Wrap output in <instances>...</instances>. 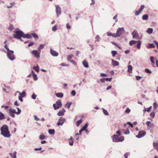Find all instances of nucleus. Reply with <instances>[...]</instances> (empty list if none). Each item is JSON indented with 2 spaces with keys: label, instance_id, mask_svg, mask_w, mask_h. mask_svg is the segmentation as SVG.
<instances>
[{
  "label": "nucleus",
  "instance_id": "1",
  "mask_svg": "<svg viewBox=\"0 0 158 158\" xmlns=\"http://www.w3.org/2000/svg\"><path fill=\"white\" fill-rule=\"evenodd\" d=\"M14 33L15 34L13 35L14 37L19 39L21 41H22L21 37L23 38H30V36L28 34H24L22 31H20L18 28L16 29Z\"/></svg>",
  "mask_w": 158,
  "mask_h": 158
},
{
  "label": "nucleus",
  "instance_id": "2",
  "mask_svg": "<svg viewBox=\"0 0 158 158\" xmlns=\"http://www.w3.org/2000/svg\"><path fill=\"white\" fill-rule=\"evenodd\" d=\"M1 134L4 137L8 138L10 136L8 127L7 125H3L1 128Z\"/></svg>",
  "mask_w": 158,
  "mask_h": 158
},
{
  "label": "nucleus",
  "instance_id": "3",
  "mask_svg": "<svg viewBox=\"0 0 158 158\" xmlns=\"http://www.w3.org/2000/svg\"><path fill=\"white\" fill-rule=\"evenodd\" d=\"M62 104L60 100H58L55 103L53 104V106L55 110H56L62 106Z\"/></svg>",
  "mask_w": 158,
  "mask_h": 158
},
{
  "label": "nucleus",
  "instance_id": "4",
  "mask_svg": "<svg viewBox=\"0 0 158 158\" xmlns=\"http://www.w3.org/2000/svg\"><path fill=\"white\" fill-rule=\"evenodd\" d=\"M124 29L123 27L118 28L115 33L116 37L120 36L124 32Z\"/></svg>",
  "mask_w": 158,
  "mask_h": 158
},
{
  "label": "nucleus",
  "instance_id": "5",
  "mask_svg": "<svg viewBox=\"0 0 158 158\" xmlns=\"http://www.w3.org/2000/svg\"><path fill=\"white\" fill-rule=\"evenodd\" d=\"M7 56L8 58L11 60H13L15 58V56L14 55V51L12 50H10L7 52Z\"/></svg>",
  "mask_w": 158,
  "mask_h": 158
},
{
  "label": "nucleus",
  "instance_id": "6",
  "mask_svg": "<svg viewBox=\"0 0 158 158\" xmlns=\"http://www.w3.org/2000/svg\"><path fill=\"white\" fill-rule=\"evenodd\" d=\"M146 135V132L144 131H140L139 132L138 135L136 137L138 138H141L144 136Z\"/></svg>",
  "mask_w": 158,
  "mask_h": 158
},
{
  "label": "nucleus",
  "instance_id": "7",
  "mask_svg": "<svg viewBox=\"0 0 158 158\" xmlns=\"http://www.w3.org/2000/svg\"><path fill=\"white\" fill-rule=\"evenodd\" d=\"M55 6L56 7V11L57 14V16L58 17L59 15H60L61 13V8L58 5H55Z\"/></svg>",
  "mask_w": 158,
  "mask_h": 158
},
{
  "label": "nucleus",
  "instance_id": "8",
  "mask_svg": "<svg viewBox=\"0 0 158 158\" xmlns=\"http://www.w3.org/2000/svg\"><path fill=\"white\" fill-rule=\"evenodd\" d=\"M65 121V119L64 118H62L60 117L58 120V122L57 123V125L58 126H62L64 122Z\"/></svg>",
  "mask_w": 158,
  "mask_h": 158
},
{
  "label": "nucleus",
  "instance_id": "9",
  "mask_svg": "<svg viewBox=\"0 0 158 158\" xmlns=\"http://www.w3.org/2000/svg\"><path fill=\"white\" fill-rule=\"evenodd\" d=\"M50 53L53 56L56 57L58 55V53L55 51L53 50L52 48H51L50 49Z\"/></svg>",
  "mask_w": 158,
  "mask_h": 158
},
{
  "label": "nucleus",
  "instance_id": "10",
  "mask_svg": "<svg viewBox=\"0 0 158 158\" xmlns=\"http://www.w3.org/2000/svg\"><path fill=\"white\" fill-rule=\"evenodd\" d=\"M32 54L36 57L39 58L40 57V53L38 52L37 50H33L32 52Z\"/></svg>",
  "mask_w": 158,
  "mask_h": 158
},
{
  "label": "nucleus",
  "instance_id": "11",
  "mask_svg": "<svg viewBox=\"0 0 158 158\" xmlns=\"http://www.w3.org/2000/svg\"><path fill=\"white\" fill-rule=\"evenodd\" d=\"M112 140L113 142H118V136L116 135H114L112 137Z\"/></svg>",
  "mask_w": 158,
  "mask_h": 158
},
{
  "label": "nucleus",
  "instance_id": "12",
  "mask_svg": "<svg viewBox=\"0 0 158 158\" xmlns=\"http://www.w3.org/2000/svg\"><path fill=\"white\" fill-rule=\"evenodd\" d=\"M33 78L34 81H36L38 80L37 75L35 74L33 71H31Z\"/></svg>",
  "mask_w": 158,
  "mask_h": 158
},
{
  "label": "nucleus",
  "instance_id": "13",
  "mask_svg": "<svg viewBox=\"0 0 158 158\" xmlns=\"http://www.w3.org/2000/svg\"><path fill=\"white\" fill-rule=\"evenodd\" d=\"M30 36V38H27L28 39H31V37L33 36L34 38L36 39L38 38V36L36 34L31 33L30 34H28Z\"/></svg>",
  "mask_w": 158,
  "mask_h": 158
},
{
  "label": "nucleus",
  "instance_id": "14",
  "mask_svg": "<svg viewBox=\"0 0 158 158\" xmlns=\"http://www.w3.org/2000/svg\"><path fill=\"white\" fill-rule=\"evenodd\" d=\"M112 64L114 66H118L119 64V63L116 61L114 60H112Z\"/></svg>",
  "mask_w": 158,
  "mask_h": 158
},
{
  "label": "nucleus",
  "instance_id": "15",
  "mask_svg": "<svg viewBox=\"0 0 158 158\" xmlns=\"http://www.w3.org/2000/svg\"><path fill=\"white\" fill-rule=\"evenodd\" d=\"M153 145L154 148L158 151V143L154 142L153 143Z\"/></svg>",
  "mask_w": 158,
  "mask_h": 158
},
{
  "label": "nucleus",
  "instance_id": "16",
  "mask_svg": "<svg viewBox=\"0 0 158 158\" xmlns=\"http://www.w3.org/2000/svg\"><path fill=\"white\" fill-rule=\"evenodd\" d=\"M16 93L19 94L20 95L19 96H21L22 97H24L26 96V93L24 91H23L21 93H20L19 91H17Z\"/></svg>",
  "mask_w": 158,
  "mask_h": 158
},
{
  "label": "nucleus",
  "instance_id": "17",
  "mask_svg": "<svg viewBox=\"0 0 158 158\" xmlns=\"http://www.w3.org/2000/svg\"><path fill=\"white\" fill-rule=\"evenodd\" d=\"M63 111H60L58 113L57 115L59 116H62L64 115V113L65 112V110L63 109H62Z\"/></svg>",
  "mask_w": 158,
  "mask_h": 158
},
{
  "label": "nucleus",
  "instance_id": "18",
  "mask_svg": "<svg viewBox=\"0 0 158 158\" xmlns=\"http://www.w3.org/2000/svg\"><path fill=\"white\" fill-rule=\"evenodd\" d=\"M16 152L15 151L13 153H10L9 155L12 158H16Z\"/></svg>",
  "mask_w": 158,
  "mask_h": 158
},
{
  "label": "nucleus",
  "instance_id": "19",
  "mask_svg": "<svg viewBox=\"0 0 158 158\" xmlns=\"http://www.w3.org/2000/svg\"><path fill=\"white\" fill-rule=\"evenodd\" d=\"M56 97L58 98H61L63 96V94L62 93H58L55 94Z\"/></svg>",
  "mask_w": 158,
  "mask_h": 158
},
{
  "label": "nucleus",
  "instance_id": "20",
  "mask_svg": "<svg viewBox=\"0 0 158 158\" xmlns=\"http://www.w3.org/2000/svg\"><path fill=\"white\" fill-rule=\"evenodd\" d=\"M107 35L108 36H112L113 37L116 38L115 36V33H111L108 32L107 34Z\"/></svg>",
  "mask_w": 158,
  "mask_h": 158
},
{
  "label": "nucleus",
  "instance_id": "21",
  "mask_svg": "<svg viewBox=\"0 0 158 158\" xmlns=\"http://www.w3.org/2000/svg\"><path fill=\"white\" fill-rule=\"evenodd\" d=\"M82 64L83 65L85 68H87L89 67V65L88 63L85 60H84L82 62Z\"/></svg>",
  "mask_w": 158,
  "mask_h": 158
},
{
  "label": "nucleus",
  "instance_id": "22",
  "mask_svg": "<svg viewBox=\"0 0 158 158\" xmlns=\"http://www.w3.org/2000/svg\"><path fill=\"white\" fill-rule=\"evenodd\" d=\"M153 31V29L151 28H148V29L147 30H146V32L149 34H152Z\"/></svg>",
  "mask_w": 158,
  "mask_h": 158
},
{
  "label": "nucleus",
  "instance_id": "23",
  "mask_svg": "<svg viewBox=\"0 0 158 158\" xmlns=\"http://www.w3.org/2000/svg\"><path fill=\"white\" fill-rule=\"evenodd\" d=\"M132 35H133V38H135L138 36V35L137 32L135 31H133V32L132 33Z\"/></svg>",
  "mask_w": 158,
  "mask_h": 158
},
{
  "label": "nucleus",
  "instance_id": "24",
  "mask_svg": "<svg viewBox=\"0 0 158 158\" xmlns=\"http://www.w3.org/2000/svg\"><path fill=\"white\" fill-rule=\"evenodd\" d=\"M48 132L50 135H54L55 133V130L54 129H49Z\"/></svg>",
  "mask_w": 158,
  "mask_h": 158
},
{
  "label": "nucleus",
  "instance_id": "25",
  "mask_svg": "<svg viewBox=\"0 0 158 158\" xmlns=\"http://www.w3.org/2000/svg\"><path fill=\"white\" fill-rule=\"evenodd\" d=\"M33 69L36 72H39V67L38 65L36 66H34Z\"/></svg>",
  "mask_w": 158,
  "mask_h": 158
},
{
  "label": "nucleus",
  "instance_id": "26",
  "mask_svg": "<svg viewBox=\"0 0 158 158\" xmlns=\"http://www.w3.org/2000/svg\"><path fill=\"white\" fill-rule=\"evenodd\" d=\"M124 139V137L123 136H120L118 137V142H122Z\"/></svg>",
  "mask_w": 158,
  "mask_h": 158
},
{
  "label": "nucleus",
  "instance_id": "27",
  "mask_svg": "<svg viewBox=\"0 0 158 158\" xmlns=\"http://www.w3.org/2000/svg\"><path fill=\"white\" fill-rule=\"evenodd\" d=\"M72 104V103L71 102H68L65 105V106L67 107L68 109H69Z\"/></svg>",
  "mask_w": 158,
  "mask_h": 158
},
{
  "label": "nucleus",
  "instance_id": "28",
  "mask_svg": "<svg viewBox=\"0 0 158 158\" xmlns=\"http://www.w3.org/2000/svg\"><path fill=\"white\" fill-rule=\"evenodd\" d=\"M142 19L143 20H147L148 19V16L147 15H143L142 17Z\"/></svg>",
  "mask_w": 158,
  "mask_h": 158
},
{
  "label": "nucleus",
  "instance_id": "29",
  "mask_svg": "<svg viewBox=\"0 0 158 158\" xmlns=\"http://www.w3.org/2000/svg\"><path fill=\"white\" fill-rule=\"evenodd\" d=\"M132 66L131 65H129L128 66V71L129 72V73H131L132 72Z\"/></svg>",
  "mask_w": 158,
  "mask_h": 158
},
{
  "label": "nucleus",
  "instance_id": "30",
  "mask_svg": "<svg viewBox=\"0 0 158 158\" xmlns=\"http://www.w3.org/2000/svg\"><path fill=\"white\" fill-rule=\"evenodd\" d=\"M137 42V41L132 40L130 41L129 44L131 46L134 44H135Z\"/></svg>",
  "mask_w": 158,
  "mask_h": 158
},
{
  "label": "nucleus",
  "instance_id": "31",
  "mask_svg": "<svg viewBox=\"0 0 158 158\" xmlns=\"http://www.w3.org/2000/svg\"><path fill=\"white\" fill-rule=\"evenodd\" d=\"M95 42H99L100 40V37L98 35H97L95 38Z\"/></svg>",
  "mask_w": 158,
  "mask_h": 158
},
{
  "label": "nucleus",
  "instance_id": "32",
  "mask_svg": "<svg viewBox=\"0 0 158 158\" xmlns=\"http://www.w3.org/2000/svg\"><path fill=\"white\" fill-rule=\"evenodd\" d=\"M5 117L4 114L0 112V120H2Z\"/></svg>",
  "mask_w": 158,
  "mask_h": 158
},
{
  "label": "nucleus",
  "instance_id": "33",
  "mask_svg": "<svg viewBox=\"0 0 158 158\" xmlns=\"http://www.w3.org/2000/svg\"><path fill=\"white\" fill-rule=\"evenodd\" d=\"M73 56V54H71L69 55L67 58V60L69 61L71 60H70L72 58V57Z\"/></svg>",
  "mask_w": 158,
  "mask_h": 158
},
{
  "label": "nucleus",
  "instance_id": "34",
  "mask_svg": "<svg viewBox=\"0 0 158 158\" xmlns=\"http://www.w3.org/2000/svg\"><path fill=\"white\" fill-rule=\"evenodd\" d=\"M141 42L140 41H138V43L137 44V46L138 48L139 49L140 48V45L141 44Z\"/></svg>",
  "mask_w": 158,
  "mask_h": 158
},
{
  "label": "nucleus",
  "instance_id": "35",
  "mask_svg": "<svg viewBox=\"0 0 158 158\" xmlns=\"http://www.w3.org/2000/svg\"><path fill=\"white\" fill-rule=\"evenodd\" d=\"M102 109L103 110V113L105 115H109L108 113L106 110L103 108H102Z\"/></svg>",
  "mask_w": 158,
  "mask_h": 158
},
{
  "label": "nucleus",
  "instance_id": "36",
  "mask_svg": "<svg viewBox=\"0 0 158 158\" xmlns=\"http://www.w3.org/2000/svg\"><path fill=\"white\" fill-rule=\"evenodd\" d=\"M9 112H11L12 113H14V114H16V111L15 109H12L11 108H10L9 109Z\"/></svg>",
  "mask_w": 158,
  "mask_h": 158
},
{
  "label": "nucleus",
  "instance_id": "37",
  "mask_svg": "<svg viewBox=\"0 0 158 158\" xmlns=\"http://www.w3.org/2000/svg\"><path fill=\"white\" fill-rule=\"evenodd\" d=\"M45 138V136L44 135L42 134L40 135L39 138L40 140L44 139Z\"/></svg>",
  "mask_w": 158,
  "mask_h": 158
},
{
  "label": "nucleus",
  "instance_id": "38",
  "mask_svg": "<svg viewBox=\"0 0 158 158\" xmlns=\"http://www.w3.org/2000/svg\"><path fill=\"white\" fill-rule=\"evenodd\" d=\"M57 30V25H55L52 28V30L53 31H56Z\"/></svg>",
  "mask_w": 158,
  "mask_h": 158
},
{
  "label": "nucleus",
  "instance_id": "39",
  "mask_svg": "<svg viewBox=\"0 0 158 158\" xmlns=\"http://www.w3.org/2000/svg\"><path fill=\"white\" fill-rule=\"evenodd\" d=\"M82 122V120L81 119H80L79 120H78L77 121V123H76V126L77 127H78L79 126L80 124Z\"/></svg>",
  "mask_w": 158,
  "mask_h": 158
},
{
  "label": "nucleus",
  "instance_id": "40",
  "mask_svg": "<svg viewBox=\"0 0 158 158\" xmlns=\"http://www.w3.org/2000/svg\"><path fill=\"white\" fill-rule=\"evenodd\" d=\"M88 124L87 123H86L85 125L82 128V130L85 131L86 129V128L88 127Z\"/></svg>",
  "mask_w": 158,
  "mask_h": 158
},
{
  "label": "nucleus",
  "instance_id": "41",
  "mask_svg": "<svg viewBox=\"0 0 158 158\" xmlns=\"http://www.w3.org/2000/svg\"><path fill=\"white\" fill-rule=\"evenodd\" d=\"M150 60L152 64H155L154 59L153 56L150 57Z\"/></svg>",
  "mask_w": 158,
  "mask_h": 158
},
{
  "label": "nucleus",
  "instance_id": "42",
  "mask_svg": "<svg viewBox=\"0 0 158 158\" xmlns=\"http://www.w3.org/2000/svg\"><path fill=\"white\" fill-rule=\"evenodd\" d=\"M14 28V27L12 24H10L9 27L8 28V29L10 30H11Z\"/></svg>",
  "mask_w": 158,
  "mask_h": 158
},
{
  "label": "nucleus",
  "instance_id": "43",
  "mask_svg": "<svg viewBox=\"0 0 158 158\" xmlns=\"http://www.w3.org/2000/svg\"><path fill=\"white\" fill-rule=\"evenodd\" d=\"M130 133V131L129 129L128 128H127L126 131L124 132V134L125 135L129 134Z\"/></svg>",
  "mask_w": 158,
  "mask_h": 158
},
{
  "label": "nucleus",
  "instance_id": "44",
  "mask_svg": "<svg viewBox=\"0 0 158 158\" xmlns=\"http://www.w3.org/2000/svg\"><path fill=\"white\" fill-rule=\"evenodd\" d=\"M155 47L154 44H149V46H148V47L150 48H154Z\"/></svg>",
  "mask_w": 158,
  "mask_h": 158
},
{
  "label": "nucleus",
  "instance_id": "45",
  "mask_svg": "<svg viewBox=\"0 0 158 158\" xmlns=\"http://www.w3.org/2000/svg\"><path fill=\"white\" fill-rule=\"evenodd\" d=\"M141 11L139 10H137L135 12V15H138L141 13Z\"/></svg>",
  "mask_w": 158,
  "mask_h": 158
},
{
  "label": "nucleus",
  "instance_id": "46",
  "mask_svg": "<svg viewBox=\"0 0 158 158\" xmlns=\"http://www.w3.org/2000/svg\"><path fill=\"white\" fill-rule=\"evenodd\" d=\"M150 116L152 118H153L155 116V112H152L150 114Z\"/></svg>",
  "mask_w": 158,
  "mask_h": 158
},
{
  "label": "nucleus",
  "instance_id": "47",
  "mask_svg": "<svg viewBox=\"0 0 158 158\" xmlns=\"http://www.w3.org/2000/svg\"><path fill=\"white\" fill-rule=\"evenodd\" d=\"M153 107L155 109H156L157 107H158V105L156 103V102H154L153 104Z\"/></svg>",
  "mask_w": 158,
  "mask_h": 158
},
{
  "label": "nucleus",
  "instance_id": "48",
  "mask_svg": "<svg viewBox=\"0 0 158 158\" xmlns=\"http://www.w3.org/2000/svg\"><path fill=\"white\" fill-rule=\"evenodd\" d=\"M111 53L112 55V56H114L117 53V52L115 51H111Z\"/></svg>",
  "mask_w": 158,
  "mask_h": 158
},
{
  "label": "nucleus",
  "instance_id": "49",
  "mask_svg": "<svg viewBox=\"0 0 158 158\" xmlns=\"http://www.w3.org/2000/svg\"><path fill=\"white\" fill-rule=\"evenodd\" d=\"M145 71L147 73H152V72L149 69H145Z\"/></svg>",
  "mask_w": 158,
  "mask_h": 158
},
{
  "label": "nucleus",
  "instance_id": "50",
  "mask_svg": "<svg viewBox=\"0 0 158 158\" xmlns=\"http://www.w3.org/2000/svg\"><path fill=\"white\" fill-rule=\"evenodd\" d=\"M17 109L18 110V112H16V114L17 115H19L20 114L21 112V110L18 107H17Z\"/></svg>",
  "mask_w": 158,
  "mask_h": 158
},
{
  "label": "nucleus",
  "instance_id": "51",
  "mask_svg": "<svg viewBox=\"0 0 158 158\" xmlns=\"http://www.w3.org/2000/svg\"><path fill=\"white\" fill-rule=\"evenodd\" d=\"M37 96L35 94L33 93L31 95V98L33 99H35L36 98Z\"/></svg>",
  "mask_w": 158,
  "mask_h": 158
},
{
  "label": "nucleus",
  "instance_id": "52",
  "mask_svg": "<svg viewBox=\"0 0 158 158\" xmlns=\"http://www.w3.org/2000/svg\"><path fill=\"white\" fill-rule=\"evenodd\" d=\"M131 111V110L129 109L128 108H127V109L125 111V113L127 114H128L130 113Z\"/></svg>",
  "mask_w": 158,
  "mask_h": 158
},
{
  "label": "nucleus",
  "instance_id": "53",
  "mask_svg": "<svg viewBox=\"0 0 158 158\" xmlns=\"http://www.w3.org/2000/svg\"><path fill=\"white\" fill-rule=\"evenodd\" d=\"M44 47V44L41 45L40 47L38 48V50L39 51H40V50L42 49Z\"/></svg>",
  "mask_w": 158,
  "mask_h": 158
},
{
  "label": "nucleus",
  "instance_id": "54",
  "mask_svg": "<svg viewBox=\"0 0 158 158\" xmlns=\"http://www.w3.org/2000/svg\"><path fill=\"white\" fill-rule=\"evenodd\" d=\"M14 3V2L10 3V6L8 5L7 6V8H11L13 6V5Z\"/></svg>",
  "mask_w": 158,
  "mask_h": 158
},
{
  "label": "nucleus",
  "instance_id": "55",
  "mask_svg": "<svg viewBox=\"0 0 158 158\" xmlns=\"http://www.w3.org/2000/svg\"><path fill=\"white\" fill-rule=\"evenodd\" d=\"M152 106H151L148 108H146V111H147L148 112H149L150 111V110H151V109H152Z\"/></svg>",
  "mask_w": 158,
  "mask_h": 158
},
{
  "label": "nucleus",
  "instance_id": "56",
  "mask_svg": "<svg viewBox=\"0 0 158 158\" xmlns=\"http://www.w3.org/2000/svg\"><path fill=\"white\" fill-rule=\"evenodd\" d=\"M117 14H116L113 18V19H114L115 20V22H117V21H118V19L117 18Z\"/></svg>",
  "mask_w": 158,
  "mask_h": 158
},
{
  "label": "nucleus",
  "instance_id": "57",
  "mask_svg": "<svg viewBox=\"0 0 158 158\" xmlns=\"http://www.w3.org/2000/svg\"><path fill=\"white\" fill-rule=\"evenodd\" d=\"M66 27L67 29H69L71 28V26L70 25L69 23H67L66 25Z\"/></svg>",
  "mask_w": 158,
  "mask_h": 158
},
{
  "label": "nucleus",
  "instance_id": "58",
  "mask_svg": "<svg viewBox=\"0 0 158 158\" xmlns=\"http://www.w3.org/2000/svg\"><path fill=\"white\" fill-rule=\"evenodd\" d=\"M144 7V5H141L140 8L139 9V10L141 11L142 12V10L143 9Z\"/></svg>",
  "mask_w": 158,
  "mask_h": 158
},
{
  "label": "nucleus",
  "instance_id": "59",
  "mask_svg": "<svg viewBox=\"0 0 158 158\" xmlns=\"http://www.w3.org/2000/svg\"><path fill=\"white\" fill-rule=\"evenodd\" d=\"M112 80V78L111 77L110 78H105V81H111Z\"/></svg>",
  "mask_w": 158,
  "mask_h": 158
},
{
  "label": "nucleus",
  "instance_id": "60",
  "mask_svg": "<svg viewBox=\"0 0 158 158\" xmlns=\"http://www.w3.org/2000/svg\"><path fill=\"white\" fill-rule=\"evenodd\" d=\"M9 114L13 118H14L15 117V115L14 114V113H12L9 112Z\"/></svg>",
  "mask_w": 158,
  "mask_h": 158
},
{
  "label": "nucleus",
  "instance_id": "61",
  "mask_svg": "<svg viewBox=\"0 0 158 158\" xmlns=\"http://www.w3.org/2000/svg\"><path fill=\"white\" fill-rule=\"evenodd\" d=\"M100 76L101 77H102L107 76V75L106 74L103 73H101L100 74Z\"/></svg>",
  "mask_w": 158,
  "mask_h": 158
},
{
  "label": "nucleus",
  "instance_id": "62",
  "mask_svg": "<svg viewBox=\"0 0 158 158\" xmlns=\"http://www.w3.org/2000/svg\"><path fill=\"white\" fill-rule=\"evenodd\" d=\"M71 93L73 96H74L75 95L76 93L74 90H73L72 91Z\"/></svg>",
  "mask_w": 158,
  "mask_h": 158
},
{
  "label": "nucleus",
  "instance_id": "63",
  "mask_svg": "<svg viewBox=\"0 0 158 158\" xmlns=\"http://www.w3.org/2000/svg\"><path fill=\"white\" fill-rule=\"evenodd\" d=\"M135 77H136V80H139L141 78H142V77H140V76H136Z\"/></svg>",
  "mask_w": 158,
  "mask_h": 158
},
{
  "label": "nucleus",
  "instance_id": "64",
  "mask_svg": "<svg viewBox=\"0 0 158 158\" xmlns=\"http://www.w3.org/2000/svg\"><path fill=\"white\" fill-rule=\"evenodd\" d=\"M34 118L35 120L36 121H38L40 120V119L38 118L37 116L35 115L34 116Z\"/></svg>",
  "mask_w": 158,
  "mask_h": 158
}]
</instances>
